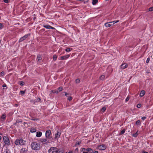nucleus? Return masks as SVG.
Segmentation results:
<instances>
[{"label":"nucleus","mask_w":153,"mask_h":153,"mask_svg":"<svg viewBox=\"0 0 153 153\" xmlns=\"http://www.w3.org/2000/svg\"><path fill=\"white\" fill-rule=\"evenodd\" d=\"M31 146L32 149L35 150H39L40 149V144L36 142L32 143Z\"/></svg>","instance_id":"obj_1"},{"label":"nucleus","mask_w":153,"mask_h":153,"mask_svg":"<svg viewBox=\"0 0 153 153\" xmlns=\"http://www.w3.org/2000/svg\"><path fill=\"white\" fill-rule=\"evenodd\" d=\"M15 143L16 145H20L22 146L25 144V141L22 139H18L16 140Z\"/></svg>","instance_id":"obj_2"},{"label":"nucleus","mask_w":153,"mask_h":153,"mask_svg":"<svg viewBox=\"0 0 153 153\" xmlns=\"http://www.w3.org/2000/svg\"><path fill=\"white\" fill-rule=\"evenodd\" d=\"M3 139L5 145L7 146H9L10 145V142L8 137L7 136H4L3 137Z\"/></svg>","instance_id":"obj_3"},{"label":"nucleus","mask_w":153,"mask_h":153,"mask_svg":"<svg viewBox=\"0 0 153 153\" xmlns=\"http://www.w3.org/2000/svg\"><path fill=\"white\" fill-rule=\"evenodd\" d=\"M49 153H58L57 149L56 147H51L48 150Z\"/></svg>","instance_id":"obj_4"},{"label":"nucleus","mask_w":153,"mask_h":153,"mask_svg":"<svg viewBox=\"0 0 153 153\" xmlns=\"http://www.w3.org/2000/svg\"><path fill=\"white\" fill-rule=\"evenodd\" d=\"M97 148L99 150H104L106 148V147L105 145L102 144L98 146Z\"/></svg>","instance_id":"obj_5"},{"label":"nucleus","mask_w":153,"mask_h":153,"mask_svg":"<svg viewBox=\"0 0 153 153\" xmlns=\"http://www.w3.org/2000/svg\"><path fill=\"white\" fill-rule=\"evenodd\" d=\"M61 134V132L60 131H57L56 133L55 134L54 139L56 140H58L60 137Z\"/></svg>","instance_id":"obj_6"},{"label":"nucleus","mask_w":153,"mask_h":153,"mask_svg":"<svg viewBox=\"0 0 153 153\" xmlns=\"http://www.w3.org/2000/svg\"><path fill=\"white\" fill-rule=\"evenodd\" d=\"M51 134V131L50 130H47L45 132V136L47 139L50 138V136Z\"/></svg>","instance_id":"obj_7"},{"label":"nucleus","mask_w":153,"mask_h":153,"mask_svg":"<svg viewBox=\"0 0 153 153\" xmlns=\"http://www.w3.org/2000/svg\"><path fill=\"white\" fill-rule=\"evenodd\" d=\"M29 35V34H27L25 35L23 37H21L19 40V42H22L23 40L26 39Z\"/></svg>","instance_id":"obj_8"},{"label":"nucleus","mask_w":153,"mask_h":153,"mask_svg":"<svg viewBox=\"0 0 153 153\" xmlns=\"http://www.w3.org/2000/svg\"><path fill=\"white\" fill-rule=\"evenodd\" d=\"M70 55H66L61 56L60 60H64L70 57Z\"/></svg>","instance_id":"obj_9"},{"label":"nucleus","mask_w":153,"mask_h":153,"mask_svg":"<svg viewBox=\"0 0 153 153\" xmlns=\"http://www.w3.org/2000/svg\"><path fill=\"white\" fill-rule=\"evenodd\" d=\"M20 153H27V149L26 148H22L20 150Z\"/></svg>","instance_id":"obj_10"},{"label":"nucleus","mask_w":153,"mask_h":153,"mask_svg":"<svg viewBox=\"0 0 153 153\" xmlns=\"http://www.w3.org/2000/svg\"><path fill=\"white\" fill-rule=\"evenodd\" d=\"M42 133L41 131H38L36 133V137H39L42 135Z\"/></svg>","instance_id":"obj_11"},{"label":"nucleus","mask_w":153,"mask_h":153,"mask_svg":"<svg viewBox=\"0 0 153 153\" xmlns=\"http://www.w3.org/2000/svg\"><path fill=\"white\" fill-rule=\"evenodd\" d=\"M48 139H47L46 138H41L40 139V141L42 143H44L47 141V143H49L50 142L49 141H47Z\"/></svg>","instance_id":"obj_12"},{"label":"nucleus","mask_w":153,"mask_h":153,"mask_svg":"<svg viewBox=\"0 0 153 153\" xmlns=\"http://www.w3.org/2000/svg\"><path fill=\"white\" fill-rule=\"evenodd\" d=\"M128 65L125 63L121 65V68L123 69H124L128 67Z\"/></svg>","instance_id":"obj_13"},{"label":"nucleus","mask_w":153,"mask_h":153,"mask_svg":"<svg viewBox=\"0 0 153 153\" xmlns=\"http://www.w3.org/2000/svg\"><path fill=\"white\" fill-rule=\"evenodd\" d=\"M86 151L88 152L89 153H93L94 152L92 149L90 148H87L86 149Z\"/></svg>","instance_id":"obj_14"},{"label":"nucleus","mask_w":153,"mask_h":153,"mask_svg":"<svg viewBox=\"0 0 153 153\" xmlns=\"http://www.w3.org/2000/svg\"><path fill=\"white\" fill-rule=\"evenodd\" d=\"M112 23V22H109L106 23L105 24V26L107 27H109L111 26V25L109 23Z\"/></svg>","instance_id":"obj_15"},{"label":"nucleus","mask_w":153,"mask_h":153,"mask_svg":"<svg viewBox=\"0 0 153 153\" xmlns=\"http://www.w3.org/2000/svg\"><path fill=\"white\" fill-rule=\"evenodd\" d=\"M145 91L144 90H143L140 92V95L141 97H142L145 95Z\"/></svg>","instance_id":"obj_16"},{"label":"nucleus","mask_w":153,"mask_h":153,"mask_svg":"<svg viewBox=\"0 0 153 153\" xmlns=\"http://www.w3.org/2000/svg\"><path fill=\"white\" fill-rule=\"evenodd\" d=\"M139 134L138 133V131H137L135 133L132 134V136L134 137H136L137 135Z\"/></svg>","instance_id":"obj_17"},{"label":"nucleus","mask_w":153,"mask_h":153,"mask_svg":"<svg viewBox=\"0 0 153 153\" xmlns=\"http://www.w3.org/2000/svg\"><path fill=\"white\" fill-rule=\"evenodd\" d=\"M6 115L5 114H3L2 115L1 119H2L3 120H4L6 119Z\"/></svg>","instance_id":"obj_18"},{"label":"nucleus","mask_w":153,"mask_h":153,"mask_svg":"<svg viewBox=\"0 0 153 153\" xmlns=\"http://www.w3.org/2000/svg\"><path fill=\"white\" fill-rule=\"evenodd\" d=\"M36 131V129L35 128H31L30 130V131L31 133H35Z\"/></svg>","instance_id":"obj_19"},{"label":"nucleus","mask_w":153,"mask_h":153,"mask_svg":"<svg viewBox=\"0 0 153 153\" xmlns=\"http://www.w3.org/2000/svg\"><path fill=\"white\" fill-rule=\"evenodd\" d=\"M98 2V0H92V4L93 5H95Z\"/></svg>","instance_id":"obj_20"},{"label":"nucleus","mask_w":153,"mask_h":153,"mask_svg":"<svg viewBox=\"0 0 153 153\" xmlns=\"http://www.w3.org/2000/svg\"><path fill=\"white\" fill-rule=\"evenodd\" d=\"M37 59L38 61H40L42 59V57L40 55H38L37 56Z\"/></svg>","instance_id":"obj_21"},{"label":"nucleus","mask_w":153,"mask_h":153,"mask_svg":"<svg viewBox=\"0 0 153 153\" xmlns=\"http://www.w3.org/2000/svg\"><path fill=\"white\" fill-rule=\"evenodd\" d=\"M136 124L140 126L141 124V122L139 120H137L136 122Z\"/></svg>","instance_id":"obj_22"},{"label":"nucleus","mask_w":153,"mask_h":153,"mask_svg":"<svg viewBox=\"0 0 153 153\" xmlns=\"http://www.w3.org/2000/svg\"><path fill=\"white\" fill-rule=\"evenodd\" d=\"M3 153H10V151L9 149H6L4 151Z\"/></svg>","instance_id":"obj_23"},{"label":"nucleus","mask_w":153,"mask_h":153,"mask_svg":"<svg viewBox=\"0 0 153 153\" xmlns=\"http://www.w3.org/2000/svg\"><path fill=\"white\" fill-rule=\"evenodd\" d=\"M72 50V48H67L65 50L66 52H69L71 50Z\"/></svg>","instance_id":"obj_24"},{"label":"nucleus","mask_w":153,"mask_h":153,"mask_svg":"<svg viewBox=\"0 0 153 153\" xmlns=\"http://www.w3.org/2000/svg\"><path fill=\"white\" fill-rule=\"evenodd\" d=\"M53 60L55 61L57 59V56H56V55H53Z\"/></svg>","instance_id":"obj_25"},{"label":"nucleus","mask_w":153,"mask_h":153,"mask_svg":"<svg viewBox=\"0 0 153 153\" xmlns=\"http://www.w3.org/2000/svg\"><path fill=\"white\" fill-rule=\"evenodd\" d=\"M19 84L21 86H23L24 85V82L23 81H20L19 82Z\"/></svg>","instance_id":"obj_26"},{"label":"nucleus","mask_w":153,"mask_h":153,"mask_svg":"<svg viewBox=\"0 0 153 153\" xmlns=\"http://www.w3.org/2000/svg\"><path fill=\"white\" fill-rule=\"evenodd\" d=\"M51 92L52 93H53V94H54V93L58 94V91H57L52 90L51 91Z\"/></svg>","instance_id":"obj_27"},{"label":"nucleus","mask_w":153,"mask_h":153,"mask_svg":"<svg viewBox=\"0 0 153 153\" xmlns=\"http://www.w3.org/2000/svg\"><path fill=\"white\" fill-rule=\"evenodd\" d=\"M62 87H60L58 88V90L59 91H61L62 90Z\"/></svg>","instance_id":"obj_28"},{"label":"nucleus","mask_w":153,"mask_h":153,"mask_svg":"<svg viewBox=\"0 0 153 153\" xmlns=\"http://www.w3.org/2000/svg\"><path fill=\"white\" fill-rule=\"evenodd\" d=\"M50 26L48 25H44V27L47 29H49V28Z\"/></svg>","instance_id":"obj_29"},{"label":"nucleus","mask_w":153,"mask_h":153,"mask_svg":"<svg viewBox=\"0 0 153 153\" xmlns=\"http://www.w3.org/2000/svg\"><path fill=\"white\" fill-rule=\"evenodd\" d=\"M105 76L104 75H102L100 77V79L101 80H103L104 79Z\"/></svg>","instance_id":"obj_30"},{"label":"nucleus","mask_w":153,"mask_h":153,"mask_svg":"<svg viewBox=\"0 0 153 153\" xmlns=\"http://www.w3.org/2000/svg\"><path fill=\"white\" fill-rule=\"evenodd\" d=\"M25 93V91H21L20 92V94H23Z\"/></svg>","instance_id":"obj_31"},{"label":"nucleus","mask_w":153,"mask_h":153,"mask_svg":"<svg viewBox=\"0 0 153 153\" xmlns=\"http://www.w3.org/2000/svg\"><path fill=\"white\" fill-rule=\"evenodd\" d=\"M4 71H2L0 75L1 76H4Z\"/></svg>","instance_id":"obj_32"},{"label":"nucleus","mask_w":153,"mask_h":153,"mask_svg":"<svg viewBox=\"0 0 153 153\" xmlns=\"http://www.w3.org/2000/svg\"><path fill=\"white\" fill-rule=\"evenodd\" d=\"M141 106V105L140 104H138L137 105V107L138 108H140Z\"/></svg>","instance_id":"obj_33"},{"label":"nucleus","mask_w":153,"mask_h":153,"mask_svg":"<svg viewBox=\"0 0 153 153\" xmlns=\"http://www.w3.org/2000/svg\"><path fill=\"white\" fill-rule=\"evenodd\" d=\"M125 132V129H123L121 131V134H123Z\"/></svg>","instance_id":"obj_34"},{"label":"nucleus","mask_w":153,"mask_h":153,"mask_svg":"<svg viewBox=\"0 0 153 153\" xmlns=\"http://www.w3.org/2000/svg\"><path fill=\"white\" fill-rule=\"evenodd\" d=\"M129 97H127L125 100L126 102H127L129 100Z\"/></svg>","instance_id":"obj_35"},{"label":"nucleus","mask_w":153,"mask_h":153,"mask_svg":"<svg viewBox=\"0 0 153 153\" xmlns=\"http://www.w3.org/2000/svg\"><path fill=\"white\" fill-rule=\"evenodd\" d=\"M72 100V97H68V100L70 101L71 100Z\"/></svg>","instance_id":"obj_36"},{"label":"nucleus","mask_w":153,"mask_h":153,"mask_svg":"<svg viewBox=\"0 0 153 153\" xmlns=\"http://www.w3.org/2000/svg\"><path fill=\"white\" fill-rule=\"evenodd\" d=\"M106 110V108L105 107H103L102 108V110L103 112Z\"/></svg>","instance_id":"obj_37"},{"label":"nucleus","mask_w":153,"mask_h":153,"mask_svg":"<svg viewBox=\"0 0 153 153\" xmlns=\"http://www.w3.org/2000/svg\"><path fill=\"white\" fill-rule=\"evenodd\" d=\"M149 11H153V7L149 8Z\"/></svg>","instance_id":"obj_38"},{"label":"nucleus","mask_w":153,"mask_h":153,"mask_svg":"<svg viewBox=\"0 0 153 153\" xmlns=\"http://www.w3.org/2000/svg\"><path fill=\"white\" fill-rule=\"evenodd\" d=\"M119 21V20H116V21H114L113 22H114V23L113 24H114V23H117Z\"/></svg>","instance_id":"obj_39"},{"label":"nucleus","mask_w":153,"mask_h":153,"mask_svg":"<svg viewBox=\"0 0 153 153\" xmlns=\"http://www.w3.org/2000/svg\"><path fill=\"white\" fill-rule=\"evenodd\" d=\"M3 1L5 3H8L9 2V1L8 0H4Z\"/></svg>","instance_id":"obj_40"},{"label":"nucleus","mask_w":153,"mask_h":153,"mask_svg":"<svg viewBox=\"0 0 153 153\" xmlns=\"http://www.w3.org/2000/svg\"><path fill=\"white\" fill-rule=\"evenodd\" d=\"M3 28V25L1 23H0V29H2Z\"/></svg>","instance_id":"obj_41"},{"label":"nucleus","mask_w":153,"mask_h":153,"mask_svg":"<svg viewBox=\"0 0 153 153\" xmlns=\"http://www.w3.org/2000/svg\"><path fill=\"white\" fill-rule=\"evenodd\" d=\"M146 117H143L141 118V119L143 120H145L146 119Z\"/></svg>","instance_id":"obj_42"},{"label":"nucleus","mask_w":153,"mask_h":153,"mask_svg":"<svg viewBox=\"0 0 153 153\" xmlns=\"http://www.w3.org/2000/svg\"><path fill=\"white\" fill-rule=\"evenodd\" d=\"M150 59L149 58H148L146 60V62L147 63H148Z\"/></svg>","instance_id":"obj_43"},{"label":"nucleus","mask_w":153,"mask_h":153,"mask_svg":"<svg viewBox=\"0 0 153 153\" xmlns=\"http://www.w3.org/2000/svg\"><path fill=\"white\" fill-rule=\"evenodd\" d=\"M65 93V96H66V97H67L68 95H69V94H68V93H67L66 92H64Z\"/></svg>","instance_id":"obj_44"},{"label":"nucleus","mask_w":153,"mask_h":153,"mask_svg":"<svg viewBox=\"0 0 153 153\" xmlns=\"http://www.w3.org/2000/svg\"><path fill=\"white\" fill-rule=\"evenodd\" d=\"M86 149L85 148H82V151H86Z\"/></svg>","instance_id":"obj_45"},{"label":"nucleus","mask_w":153,"mask_h":153,"mask_svg":"<svg viewBox=\"0 0 153 153\" xmlns=\"http://www.w3.org/2000/svg\"><path fill=\"white\" fill-rule=\"evenodd\" d=\"M142 153H148L147 152H146L145 151H143L142 152Z\"/></svg>","instance_id":"obj_46"},{"label":"nucleus","mask_w":153,"mask_h":153,"mask_svg":"<svg viewBox=\"0 0 153 153\" xmlns=\"http://www.w3.org/2000/svg\"><path fill=\"white\" fill-rule=\"evenodd\" d=\"M50 27L49 29H54V27H53L52 26H50V27Z\"/></svg>","instance_id":"obj_47"},{"label":"nucleus","mask_w":153,"mask_h":153,"mask_svg":"<svg viewBox=\"0 0 153 153\" xmlns=\"http://www.w3.org/2000/svg\"><path fill=\"white\" fill-rule=\"evenodd\" d=\"M3 87H7V85L6 84H4L2 85Z\"/></svg>","instance_id":"obj_48"},{"label":"nucleus","mask_w":153,"mask_h":153,"mask_svg":"<svg viewBox=\"0 0 153 153\" xmlns=\"http://www.w3.org/2000/svg\"><path fill=\"white\" fill-rule=\"evenodd\" d=\"M0 151H2V149L1 144H0Z\"/></svg>","instance_id":"obj_49"},{"label":"nucleus","mask_w":153,"mask_h":153,"mask_svg":"<svg viewBox=\"0 0 153 153\" xmlns=\"http://www.w3.org/2000/svg\"><path fill=\"white\" fill-rule=\"evenodd\" d=\"M81 143V141H80L79 142H78L77 143V145H79Z\"/></svg>","instance_id":"obj_50"},{"label":"nucleus","mask_w":153,"mask_h":153,"mask_svg":"<svg viewBox=\"0 0 153 153\" xmlns=\"http://www.w3.org/2000/svg\"><path fill=\"white\" fill-rule=\"evenodd\" d=\"M93 153H98V152L97 151H95Z\"/></svg>","instance_id":"obj_51"},{"label":"nucleus","mask_w":153,"mask_h":153,"mask_svg":"<svg viewBox=\"0 0 153 153\" xmlns=\"http://www.w3.org/2000/svg\"><path fill=\"white\" fill-rule=\"evenodd\" d=\"M66 153H68L66 152ZM68 153H73V152L72 151H70Z\"/></svg>","instance_id":"obj_52"},{"label":"nucleus","mask_w":153,"mask_h":153,"mask_svg":"<svg viewBox=\"0 0 153 153\" xmlns=\"http://www.w3.org/2000/svg\"><path fill=\"white\" fill-rule=\"evenodd\" d=\"M77 82H79V79H77Z\"/></svg>","instance_id":"obj_53"},{"label":"nucleus","mask_w":153,"mask_h":153,"mask_svg":"<svg viewBox=\"0 0 153 153\" xmlns=\"http://www.w3.org/2000/svg\"><path fill=\"white\" fill-rule=\"evenodd\" d=\"M83 153H88L87 152H83Z\"/></svg>","instance_id":"obj_54"},{"label":"nucleus","mask_w":153,"mask_h":153,"mask_svg":"<svg viewBox=\"0 0 153 153\" xmlns=\"http://www.w3.org/2000/svg\"><path fill=\"white\" fill-rule=\"evenodd\" d=\"M59 153H63V152L62 151H60L59 152Z\"/></svg>","instance_id":"obj_55"},{"label":"nucleus","mask_w":153,"mask_h":153,"mask_svg":"<svg viewBox=\"0 0 153 153\" xmlns=\"http://www.w3.org/2000/svg\"><path fill=\"white\" fill-rule=\"evenodd\" d=\"M27 123L25 122H24V124H27Z\"/></svg>","instance_id":"obj_56"},{"label":"nucleus","mask_w":153,"mask_h":153,"mask_svg":"<svg viewBox=\"0 0 153 153\" xmlns=\"http://www.w3.org/2000/svg\"><path fill=\"white\" fill-rule=\"evenodd\" d=\"M1 136H0V140H1Z\"/></svg>","instance_id":"obj_57"},{"label":"nucleus","mask_w":153,"mask_h":153,"mask_svg":"<svg viewBox=\"0 0 153 153\" xmlns=\"http://www.w3.org/2000/svg\"><path fill=\"white\" fill-rule=\"evenodd\" d=\"M32 120H35V119H32Z\"/></svg>","instance_id":"obj_58"},{"label":"nucleus","mask_w":153,"mask_h":153,"mask_svg":"<svg viewBox=\"0 0 153 153\" xmlns=\"http://www.w3.org/2000/svg\"><path fill=\"white\" fill-rule=\"evenodd\" d=\"M2 151H0V153H2Z\"/></svg>","instance_id":"obj_59"},{"label":"nucleus","mask_w":153,"mask_h":153,"mask_svg":"<svg viewBox=\"0 0 153 153\" xmlns=\"http://www.w3.org/2000/svg\"><path fill=\"white\" fill-rule=\"evenodd\" d=\"M75 81L76 82V79L75 80Z\"/></svg>","instance_id":"obj_60"},{"label":"nucleus","mask_w":153,"mask_h":153,"mask_svg":"<svg viewBox=\"0 0 153 153\" xmlns=\"http://www.w3.org/2000/svg\"><path fill=\"white\" fill-rule=\"evenodd\" d=\"M60 50V49H59V52Z\"/></svg>","instance_id":"obj_61"},{"label":"nucleus","mask_w":153,"mask_h":153,"mask_svg":"<svg viewBox=\"0 0 153 153\" xmlns=\"http://www.w3.org/2000/svg\"><path fill=\"white\" fill-rule=\"evenodd\" d=\"M76 144H75V146H76Z\"/></svg>","instance_id":"obj_62"}]
</instances>
